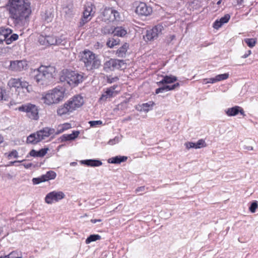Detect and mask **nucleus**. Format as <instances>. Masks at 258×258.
Listing matches in <instances>:
<instances>
[{"mask_svg":"<svg viewBox=\"0 0 258 258\" xmlns=\"http://www.w3.org/2000/svg\"><path fill=\"white\" fill-rule=\"evenodd\" d=\"M30 3L28 0H9L7 6L10 18L15 25L22 24L31 13Z\"/></svg>","mask_w":258,"mask_h":258,"instance_id":"obj_1","label":"nucleus"},{"mask_svg":"<svg viewBox=\"0 0 258 258\" xmlns=\"http://www.w3.org/2000/svg\"><path fill=\"white\" fill-rule=\"evenodd\" d=\"M55 68L51 66H41L33 72L34 80L38 84L46 86L53 80Z\"/></svg>","mask_w":258,"mask_h":258,"instance_id":"obj_2","label":"nucleus"},{"mask_svg":"<svg viewBox=\"0 0 258 258\" xmlns=\"http://www.w3.org/2000/svg\"><path fill=\"white\" fill-rule=\"evenodd\" d=\"M83 103L84 99L81 96H75L70 99L63 105L59 106L57 109V113L60 116L69 115L77 108L82 106Z\"/></svg>","mask_w":258,"mask_h":258,"instance_id":"obj_3","label":"nucleus"},{"mask_svg":"<svg viewBox=\"0 0 258 258\" xmlns=\"http://www.w3.org/2000/svg\"><path fill=\"white\" fill-rule=\"evenodd\" d=\"M84 80V74L69 70H63L60 77V81L66 82L70 86L75 87L82 83Z\"/></svg>","mask_w":258,"mask_h":258,"instance_id":"obj_4","label":"nucleus"},{"mask_svg":"<svg viewBox=\"0 0 258 258\" xmlns=\"http://www.w3.org/2000/svg\"><path fill=\"white\" fill-rule=\"evenodd\" d=\"M81 60L84 62L85 67L89 71L98 69L101 66V60L98 56L89 50H85L82 52Z\"/></svg>","mask_w":258,"mask_h":258,"instance_id":"obj_5","label":"nucleus"},{"mask_svg":"<svg viewBox=\"0 0 258 258\" xmlns=\"http://www.w3.org/2000/svg\"><path fill=\"white\" fill-rule=\"evenodd\" d=\"M64 97L63 88H55L49 91L42 97L44 102L47 105L58 103L61 101Z\"/></svg>","mask_w":258,"mask_h":258,"instance_id":"obj_6","label":"nucleus"},{"mask_svg":"<svg viewBox=\"0 0 258 258\" xmlns=\"http://www.w3.org/2000/svg\"><path fill=\"white\" fill-rule=\"evenodd\" d=\"M20 111L26 112L27 116L31 119L37 120L38 116V110L37 107L34 104L27 103L18 107Z\"/></svg>","mask_w":258,"mask_h":258,"instance_id":"obj_7","label":"nucleus"},{"mask_svg":"<svg viewBox=\"0 0 258 258\" xmlns=\"http://www.w3.org/2000/svg\"><path fill=\"white\" fill-rule=\"evenodd\" d=\"M95 6L91 3L88 4L85 6L83 17L79 23V27L83 26L91 19L95 14Z\"/></svg>","mask_w":258,"mask_h":258,"instance_id":"obj_8","label":"nucleus"},{"mask_svg":"<svg viewBox=\"0 0 258 258\" xmlns=\"http://www.w3.org/2000/svg\"><path fill=\"white\" fill-rule=\"evenodd\" d=\"M163 27L161 25H157L152 29L146 31L144 38L146 41H154L157 39L158 36L162 34Z\"/></svg>","mask_w":258,"mask_h":258,"instance_id":"obj_9","label":"nucleus"},{"mask_svg":"<svg viewBox=\"0 0 258 258\" xmlns=\"http://www.w3.org/2000/svg\"><path fill=\"white\" fill-rule=\"evenodd\" d=\"M12 30L9 28H0V36L4 37L3 39H6L7 44H10L18 39V35L15 33L12 34Z\"/></svg>","mask_w":258,"mask_h":258,"instance_id":"obj_10","label":"nucleus"},{"mask_svg":"<svg viewBox=\"0 0 258 258\" xmlns=\"http://www.w3.org/2000/svg\"><path fill=\"white\" fill-rule=\"evenodd\" d=\"M64 194L60 191H53L47 194L45 198V201L48 204H51L53 202H57L63 199Z\"/></svg>","mask_w":258,"mask_h":258,"instance_id":"obj_11","label":"nucleus"},{"mask_svg":"<svg viewBox=\"0 0 258 258\" xmlns=\"http://www.w3.org/2000/svg\"><path fill=\"white\" fill-rule=\"evenodd\" d=\"M136 13L139 15L147 16L152 13V8L145 3L141 2L136 7Z\"/></svg>","mask_w":258,"mask_h":258,"instance_id":"obj_12","label":"nucleus"},{"mask_svg":"<svg viewBox=\"0 0 258 258\" xmlns=\"http://www.w3.org/2000/svg\"><path fill=\"white\" fill-rule=\"evenodd\" d=\"M27 63L26 61L22 60H14L11 61L9 69L14 71H22L27 69Z\"/></svg>","mask_w":258,"mask_h":258,"instance_id":"obj_13","label":"nucleus"},{"mask_svg":"<svg viewBox=\"0 0 258 258\" xmlns=\"http://www.w3.org/2000/svg\"><path fill=\"white\" fill-rule=\"evenodd\" d=\"M117 87V85H114L107 88L106 91L102 94L101 97L100 98V100L102 101H106L107 99L112 97L117 94V92L115 91V89Z\"/></svg>","mask_w":258,"mask_h":258,"instance_id":"obj_14","label":"nucleus"},{"mask_svg":"<svg viewBox=\"0 0 258 258\" xmlns=\"http://www.w3.org/2000/svg\"><path fill=\"white\" fill-rule=\"evenodd\" d=\"M226 114L229 116H233L240 113L243 116H245L243 109L240 106H235L231 108H229L225 110Z\"/></svg>","mask_w":258,"mask_h":258,"instance_id":"obj_15","label":"nucleus"},{"mask_svg":"<svg viewBox=\"0 0 258 258\" xmlns=\"http://www.w3.org/2000/svg\"><path fill=\"white\" fill-rule=\"evenodd\" d=\"M55 133V130L52 128L44 127L42 130L37 131V133L38 137L40 138L41 140H43L46 137H48L49 136L54 134Z\"/></svg>","mask_w":258,"mask_h":258,"instance_id":"obj_16","label":"nucleus"},{"mask_svg":"<svg viewBox=\"0 0 258 258\" xmlns=\"http://www.w3.org/2000/svg\"><path fill=\"white\" fill-rule=\"evenodd\" d=\"M113 9L112 8H105L102 12L103 20L105 22H113Z\"/></svg>","mask_w":258,"mask_h":258,"instance_id":"obj_17","label":"nucleus"},{"mask_svg":"<svg viewBox=\"0 0 258 258\" xmlns=\"http://www.w3.org/2000/svg\"><path fill=\"white\" fill-rule=\"evenodd\" d=\"M79 134L80 132L79 131H74L71 134H64L62 135L59 138V140L61 142L73 141L78 137Z\"/></svg>","mask_w":258,"mask_h":258,"instance_id":"obj_18","label":"nucleus"},{"mask_svg":"<svg viewBox=\"0 0 258 258\" xmlns=\"http://www.w3.org/2000/svg\"><path fill=\"white\" fill-rule=\"evenodd\" d=\"M179 86V83H176L172 85H165L162 87H160L157 88L155 90L156 94H158L160 93H163L165 91H168L170 90H173L175 89L176 88L178 87Z\"/></svg>","mask_w":258,"mask_h":258,"instance_id":"obj_19","label":"nucleus"},{"mask_svg":"<svg viewBox=\"0 0 258 258\" xmlns=\"http://www.w3.org/2000/svg\"><path fill=\"white\" fill-rule=\"evenodd\" d=\"M81 163L88 166L98 167L102 164V162L97 159H87L82 160Z\"/></svg>","mask_w":258,"mask_h":258,"instance_id":"obj_20","label":"nucleus"},{"mask_svg":"<svg viewBox=\"0 0 258 258\" xmlns=\"http://www.w3.org/2000/svg\"><path fill=\"white\" fill-rule=\"evenodd\" d=\"M116 59L111 58L106 61L104 64V70L107 72L108 71H113L115 69L116 65Z\"/></svg>","mask_w":258,"mask_h":258,"instance_id":"obj_21","label":"nucleus"},{"mask_svg":"<svg viewBox=\"0 0 258 258\" xmlns=\"http://www.w3.org/2000/svg\"><path fill=\"white\" fill-rule=\"evenodd\" d=\"M114 36L123 37L127 34V30L122 26H117L113 28V31Z\"/></svg>","mask_w":258,"mask_h":258,"instance_id":"obj_22","label":"nucleus"},{"mask_svg":"<svg viewBox=\"0 0 258 258\" xmlns=\"http://www.w3.org/2000/svg\"><path fill=\"white\" fill-rule=\"evenodd\" d=\"M177 78L175 76L172 75L165 76L163 77V78L161 81L157 82V84L158 86H159L161 84L172 83L175 82Z\"/></svg>","mask_w":258,"mask_h":258,"instance_id":"obj_23","label":"nucleus"},{"mask_svg":"<svg viewBox=\"0 0 258 258\" xmlns=\"http://www.w3.org/2000/svg\"><path fill=\"white\" fill-rule=\"evenodd\" d=\"M127 157L124 156H116L114 157L109 158L108 160V162L112 164H120L126 161Z\"/></svg>","mask_w":258,"mask_h":258,"instance_id":"obj_24","label":"nucleus"},{"mask_svg":"<svg viewBox=\"0 0 258 258\" xmlns=\"http://www.w3.org/2000/svg\"><path fill=\"white\" fill-rule=\"evenodd\" d=\"M128 44L127 43H125L123 44L119 49L116 51V55L118 57H124L125 56L126 52L128 48Z\"/></svg>","mask_w":258,"mask_h":258,"instance_id":"obj_25","label":"nucleus"},{"mask_svg":"<svg viewBox=\"0 0 258 258\" xmlns=\"http://www.w3.org/2000/svg\"><path fill=\"white\" fill-rule=\"evenodd\" d=\"M41 140L38 137L37 132L29 135L27 139V142L32 144H36Z\"/></svg>","mask_w":258,"mask_h":258,"instance_id":"obj_26","label":"nucleus"},{"mask_svg":"<svg viewBox=\"0 0 258 258\" xmlns=\"http://www.w3.org/2000/svg\"><path fill=\"white\" fill-rule=\"evenodd\" d=\"M154 105V103L153 102L149 101L148 103H143L140 106V108H138V110L140 111L148 112L152 109Z\"/></svg>","mask_w":258,"mask_h":258,"instance_id":"obj_27","label":"nucleus"},{"mask_svg":"<svg viewBox=\"0 0 258 258\" xmlns=\"http://www.w3.org/2000/svg\"><path fill=\"white\" fill-rule=\"evenodd\" d=\"M120 40L118 38H110L106 42V45L109 48H113L114 46L119 44Z\"/></svg>","mask_w":258,"mask_h":258,"instance_id":"obj_28","label":"nucleus"},{"mask_svg":"<svg viewBox=\"0 0 258 258\" xmlns=\"http://www.w3.org/2000/svg\"><path fill=\"white\" fill-rule=\"evenodd\" d=\"M8 85L11 87L19 88L21 85V80L20 79L12 78L9 81Z\"/></svg>","mask_w":258,"mask_h":258,"instance_id":"obj_29","label":"nucleus"},{"mask_svg":"<svg viewBox=\"0 0 258 258\" xmlns=\"http://www.w3.org/2000/svg\"><path fill=\"white\" fill-rule=\"evenodd\" d=\"M43 178L45 179V181H48L49 180L53 179L56 176V173L53 171H48L46 174L42 175Z\"/></svg>","mask_w":258,"mask_h":258,"instance_id":"obj_30","label":"nucleus"},{"mask_svg":"<svg viewBox=\"0 0 258 258\" xmlns=\"http://www.w3.org/2000/svg\"><path fill=\"white\" fill-rule=\"evenodd\" d=\"M55 39H56V42L55 43V45L65 46L67 42V38L63 35H61L58 37H55Z\"/></svg>","mask_w":258,"mask_h":258,"instance_id":"obj_31","label":"nucleus"},{"mask_svg":"<svg viewBox=\"0 0 258 258\" xmlns=\"http://www.w3.org/2000/svg\"><path fill=\"white\" fill-rule=\"evenodd\" d=\"M101 236L98 234H92L90 235L86 240V243L89 244L93 241H95L97 240L100 239Z\"/></svg>","mask_w":258,"mask_h":258,"instance_id":"obj_32","label":"nucleus"},{"mask_svg":"<svg viewBox=\"0 0 258 258\" xmlns=\"http://www.w3.org/2000/svg\"><path fill=\"white\" fill-rule=\"evenodd\" d=\"M53 18V15L51 12L46 11L43 16V19L47 23L51 22Z\"/></svg>","mask_w":258,"mask_h":258,"instance_id":"obj_33","label":"nucleus"},{"mask_svg":"<svg viewBox=\"0 0 258 258\" xmlns=\"http://www.w3.org/2000/svg\"><path fill=\"white\" fill-rule=\"evenodd\" d=\"M244 41L248 47L252 48L255 46L256 39L255 38H245L244 39Z\"/></svg>","mask_w":258,"mask_h":258,"instance_id":"obj_34","label":"nucleus"},{"mask_svg":"<svg viewBox=\"0 0 258 258\" xmlns=\"http://www.w3.org/2000/svg\"><path fill=\"white\" fill-rule=\"evenodd\" d=\"M47 36L46 43L47 46L55 45L56 42L55 37L54 36L48 35Z\"/></svg>","mask_w":258,"mask_h":258,"instance_id":"obj_35","label":"nucleus"},{"mask_svg":"<svg viewBox=\"0 0 258 258\" xmlns=\"http://www.w3.org/2000/svg\"><path fill=\"white\" fill-rule=\"evenodd\" d=\"M229 77L228 73H225L217 75L215 78L216 82H219L227 79Z\"/></svg>","mask_w":258,"mask_h":258,"instance_id":"obj_36","label":"nucleus"},{"mask_svg":"<svg viewBox=\"0 0 258 258\" xmlns=\"http://www.w3.org/2000/svg\"><path fill=\"white\" fill-rule=\"evenodd\" d=\"M205 146H206L205 142L202 139L199 140L196 143H195V146H194L195 149H200Z\"/></svg>","mask_w":258,"mask_h":258,"instance_id":"obj_37","label":"nucleus"},{"mask_svg":"<svg viewBox=\"0 0 258 258\" xmlns=\"http://www.w3.org/2000/svg\"><path fill=\"white\" fill-rule=\"evenodd\" d=\"M257 207L258 202L256 201H254L253 202H252L251 204H250L249 207V210L251 213H253L255 212L256 209L257 208Z\"/></svg>","mask_w":258,"mask_h":258,"instance_id":"obj_38","label":"nucleus"},{"mask_svg":"<svg viewBox=\"0 0 258 258\" xmlns=\"http://www.w3.org/2000/svg\"><path fill=\"white\" fill-rule=\"evenodd\" d=\"M113 21H119L121 20V16L119 12L113 9Z\"/></svg>","mask_w":258,"mask_h":258,"instance_id":"obj_39","label":"nucleus"},{"mask_svg":"<svg viewBox=\"0 0 258 258\" xmlns=\"http://www.w3.org/2000/svg\"><path fill=\"white\" fill-rule=\"evenodd\" d=\"M48 148H42L39 151H37V157H42L47 153Z\"/></svg>","mask_w":258,"mask_h":258,"instance_id":"obj_40","label":"nucleus"},{"mask_svg":"<svg viewBox=\"0 0 258 258\" xmlns=\"http://www.w3.org/2000/svg\"><path fill=\"white\" fill-rule=\"evenodd\" d=\"M45 179L43 178L42 175L40 177L33 178L32 182L34 184H38L41 182H45Z\"/></svg>","mask_w":258,"mask_h":258,"instance_id":"obj_41","label":"nucleus"},{"mask_svg":"<svg viewBox=\"0 0 258 258\" xmlns=\"http://www.w3.org/2000/svg\"><path fill=\"white\" fill-rule=\"evenodd\" d=\"M116 65L115 69H123V67L125 66V63L123 60L116 59Z\"/></svg>","mask_w":258,"mask_h":258,"instance_id":"obj_42","label":"nucleus"},{"mask_svg":"<svg viewBox=\"0 0 258 258\" xmlns=\"http://www.w3.org/2000/svg\"><path fill=\"white\" fill-rule=\"evenodd\" d=\"M89 124L91 127H94L102 124V121L101 120H92L89 121Z\"/></svg>","mask_w":258,"mask_h":258,"instance_id":"obj_43","label":"nucleus"},{"mask_svg":"<svg viewBox=\"0 0 258 258\" xmlns=\"http://www.w3.org/2000/svg\"><path fill=\"white\" fill-rule=\"evenodd\" d=\"M47 36L40 35L38 38V41L41 45H47L46 43Z\"/></svg>","mask_w":258,"mask_h":258,"instance_id":"obj_44","label":"nucleus"},{"mask_svg":"<svg viewBox=\"0 0 258 258\" xmlns=\"http://www.w3.org/2000/svg\"><path fill=\"white\" fill-rule=\"evenodd\" d=\"M113 30V28H109L105 27L102 29L101 32L103 34H104L105 35L109 34H113V32H112Z\"/></svg>","mask_w":258,"mask_h":258,"instance_id":"obj_45","label":"nucleus"},{"mask_svg":"<svg viewBox=\"0 0 258 258\" xmlns=\"http://www.w3.org/2000/svg\"><path fill=\"white\" fill-rule=\"evenodd\" d=\"M118 80L119 78L118 77H112L110 76H107V82L109 84L115 82L117 81Z\"/></svg>","mask_w":258,"mask_h":258,"instance_id":"obj_46","label":"nucleus"},{"mask_svg":"<svg viewBox=\"0 0 258 258\" xmlns=\"http://www.w3.org/2000/svg\"><path fill=\"white\" fill-rule=\"evenodd\" d=\"M222 22L220 20H217L214 23L213 27L216 29H218L223 25Z\"/></svg>","mask_w":258,"mask_h":258,"instance_id":"obj_47","label":"nucleus"},{"mask_svg":"<svg viewBox=\"0 0 258 258\" xmlns=\"http://www.w3.org/2000/svg\"><path fill=\"white\" fill-rule=\"evenodd\" d=\"M230 18V16L229 14H226L224 17L221 18L219 20L222 22L223 24L227 23Z\"/></svg>","mask_w":258,"mask_h":258,"instance_id":"obj_48","label":"nucleus"},{"mask_svg":"<svg viewBox=\"0 0 258 258\" xmlns=\"http://www.w3.org/2000/svg\"><path fill=\"white\" fill-rule=\"evenodd\" d=\"M9 256L11 257V258H22V256L21 255L20 256L18 255V252L17 251H13L9 254Z\"/></svg>","mask_w":258,"mask_h":258,"instance_id":"obj_49","label":"nucleus"},{"mask_svg":"<svg viewBox=\"0 0 258 258\" xmlns=\"http://www.w3.org/2000/svg\"><path fill=\"white\" fill-rule=\"evenodd\" d=\"M146 188L144 186H140L138 187L135 190V192L139 195H142L143 192L145 191Z\"/></svg>","mask_w":258,"mask_h":258,"instance_id":"obj_50","label":"nucleus"},{"mask_svg":"<svg viewBox=\"0 0 258 258\" xmlns=\"http://www.w3.org/2000/svg\"><path fill=\"white\" fill-rule=\"evenodd\" d=\"M12 156L15 158H17L18 157V153L16 150H13L8 155V158L10 159Z\"/></svg>","mask_w":258,"mask_h":258,"instance_id":"obj_51","label":"nucleus"},{"mask_svg":"<svg viewBox=\"0 0 258 258\" xmlns=\"http://www.w3.org/2000/svg\"><path fill=\"white\" fill-rule=\"evenodd\" d=\"M216 82H216V80L215 79V78L214 77V78H210L209 79H204L203 80V83L205 84H206L207 83L213 84V83H215Z\"/></svg>","mask_w":258,"mask_h":258,"instance_id":"obj_52","label":"nucleus"},{"mask_svg":"<svg viewBox=\"0 0 258 258\" xmlns=\"http://www.w3.org/2000/svg\"><path fill=\"white\" fill-rule=\"evenodd\" d=\"M119 141V139L118 137H115L114 138L112 139H110L108 143V144L109 145H114L116 143H118Z\"/></svg>","mask_w":258,"mask_h":258,"instance_id":"obj_53","label":"nucleus"},{"mask_svg":"<svg viewBox=\"0 0 258 258\" xmlns=\"http://www.w3.org/2000/svg\"><path fill=\"white\" fill-rule=\"evenodd\" d=\"M64 131H65V130L63 128L62 125L61 124L58 126L56 131V132L55 131V133L54 134L58 135L60 133H62Z\"/></svg>","mask_w":258,"mask_h":258,"instance_id":"obj_54","label":"nucleus"},{"mask_svg":"<svg viewBox=\"0 0 258 258\" xmlns=\"http://www.w3.org/2000/svg\"><path fill=\"white\" fill-rule=\"evenodd\" d=\"M20 87L22 88H30V85L27 82L21 81Z\"/></svg>","mask_w":258,"mask_h":258,"instance_id":"obj_55","label":"nucleus"},{"mask_svg":"<svg viewBox=\"0 0 258 258\" xmlns=\"http://www.w3.org/2000/svg\"><path fill=\"white\" fill-rule=\"evenodd\" d=\"M185 145L187 149H189L190 148H194V146H195V143L192 142H187L185 144Z\"/></svg>","mask_w":258,"mask_h":258,"instance_id":"obj_56","label":"nucleus"},{"mask_svg":"<svg viewBox=\"0 0 258 258\" xmlns=\"http://www.w3.org/2000/svg\"><path fill=\"white\" fill-rule=\"evenodd\" d=\"M175 36L174 35H170L169 37L166 39V43L168 44H169L171 41L175 39Z\"/></svg>","mask_w":258,"mask_h":258,"instance_id":"obj_57","label":"nucleus"},{"mask_svg":"<svg viewBox=\"0 0 258 258\" xmlns=\"http://www.w3.org/2000/svg\"><path fill=\"white\" fill-rule=\"evenodd\" d=\"M29 155L32 157H37V151L34 149H32L30 151L29 153Z\"/></svg>","mask_w":258,"mask_h":258,"instance_id":"obj_58","label":"nucleus"},{"mask_svg":"<svg viewBox=\"0 0 258 258\" xmlns=\"http://www.w3.org/2000/svg\"><path fill=\"white\" fill-rule=\"evenodd\" d=\"M62 126H63V128L64 129V130H67L68 129H70L72 127L71 126V125L70 123H64L63 124H62Z\"/></svg>","mask_w":258,"mask_h":258,"instance_id":"obj_59","label":"nucleus"},{"mask_svg":"<svg viewBox=\"0 0 258 258\" xmlns=\"http://www.w3.org/2000/svg\"><path fill=\"white\" fill-rule=\"evenodd\" d=\"M251 53V50H247L244 54L241 56V58H247Z\"/></svg>","mask_w":258,"mask_h":258,"instance_id":"obj_60","label":"nucleus"},{"mask_svg":"<svg viewBox=\"0 0 258 258\" xmlns=\"http://www.w3.org/2000/svg\"><path fill=\"white\" fill-rule=\"evenodd\" d=\"M32 163H28V164H23V165L25 167V168L26 169H28V168H30L31 167H32Z\"/></svg>","mask_w":258,"mask_h":258,"instance_id":"obj_61","label":"nucleus"},{"mask_svg":"<svg viewBox=\"0 0 258 258\" xmlns=\"http://www.w3.org/2000/svg\"><path fill=\"white\" fill-rule=\"evenodd\" d=\"M24 161V160H21V161H20V160H17V161H11L10 162V165H14V164L16 163H21V162H22Z\"/></svg>","mask_w":258,"mask_h":258,"instance_id":"obj_62","label":"nucleus"},{"mask_svg":"<svg viewBox=\"0 0 258 258\" xmlns=\"http://www.w3.org/2000/svg\"><path fill=\"white\" fill-rule=\"evenodd\" d=\"M244 149L248 150H253V147L252 146H244Z\"/></svg>","mask_w":258,"mask_h":258,"instance_id":"obj_63","label":"nucleus"},{"mask_svg":"<svg viewBox=\"0 0 258 258\" xmlns=\"http://www.w3.org/2000/svg\"><path fill=\"white\" fill-rule=\"evenodd\" d=\"M101 219H92V220H91V222L92 223H96L97 222H101Z\"/></svg>","mask_w":258,"mask_h":258,"instance_id":"obj_64","label":"nucleus"}]
</instances>
